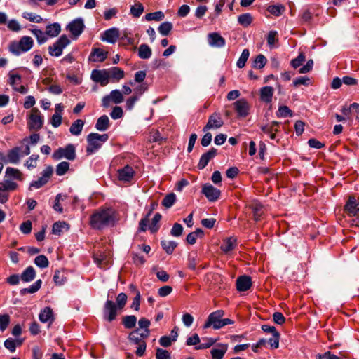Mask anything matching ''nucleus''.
I'll return each instance as SVG.
<instances>
[{"mask_svg":"<svg viewBox=\"0 0 359 359\" xmlns=\"http://www.w3.org/2000/svg\"><path fill=\"white\" fill-rule=\"evenodd\" d=\"M267 60L266 57L262 54L258 55L255 60H254V65L253 67L257 69H262L263 68L265 65L266 64Z\"/></svg>","mask_w":359,"mask_h":359,"instance_id":"53","label":"nucleus"},{"mask_svg":"<svg viewBox=\"0 0 359 359\" xmlns=\"http://www.w3.org/2000/svg\"><path fill=\"white\" fill-rule=\"evenodd\" d=\"M344 210L349 216L359 217V203L353 196L349 197L346 204L344 206Z\"/></svg>","mask_w":359,"mask_h":359,"instance_id":"17","label":"nucleus"},{"mask_svg":"<svg viewBox=\"0 0 359 359\" xmlns=\"http://www.w3.org/2000/svg\"><path fill=\"white\" fill-rule=\"evenodd\" d=\"M201 192L205 196L208 200L211 202L216 201L221 194L219 189L208 183L203 185Z\"/></svg>","mask_w":359,"mask_h":359,"instance_id":"13","label":"nucleus"},{"mask_svg":"<svg viewBox=\"0 0 359 359\" xmlns=\"http://www.w3.org/2000/svg\"><path fill=\"white\" fill-rule=\"evenodd\" d=\"M39 320L41 323H52L53 321V311L50 307L44 308L39 313Z\"/></svg>","mask_w":359,"mask_h":359,"instance_id":"27","label":"nucleus"},{"mask_svg":"<svg viewBox=\"0 0 359 359\" xmlns=\"http://www.w3.org/2000/svg\"><path fill=\"white\" fill-rule=\"evenodd\" d=\"M42 281L41 280H37L36 282H34L32 285H31L29 287L23 288L20 290V294L21 295H25L26 294H33L36 292L41 286Z\"/></svg>","mask_w":359,"mask_h":359,"instance_id":"33","label":"nucleus"},{"mask_svg":"<svg viewBox=\"0 0 359 359\" xmlns=\"http://www.w3.org/2000/svg\"><path fill=\"white\" fill-rule=\"evenodd\" d=\"M228 346L226 344H218L211 349L212 359H222L226 352Z\"/></svg>","mask_w":359,"mask_h":359,"instance_id":"24","label":"nucleus"},{"mask_svg":"<svg viewBox=\"0 0 359 359\" xmlns=\"http://www.w3.org/2000/svg\"><path fill=\"white\" fill-rule=\"evenodd\" d=\"M252 21V15L248 13L241 14L238 18V23L243 27L249 26L251 24Z\"/></svg>","mask_w":359,"mask_h":359,"instance_id":"42","label":"nucleus"},{"mask_svg":"<svg viewBox=\"0 0 359 359\" xmlns=\"http://www.w3.org/2000/svg\"><path fill=\"white\" fill-rule=\"evenodd\" d=\"M69 168V163L67 161L60 162L56 166V174L59 176L65 175Z\"/></svg>","mask_w":359,"mask_h":359,"instance_id":"52","label":"nucleus"},{"mask_svg":"<svg viewBox=\"0 0 359 359\" xmlns=\"http://www.w3.org/2000/svg\"><path fill=\"white\" fill-rule=\"evenodd\" d=\"M84 121L81 119H77L75 121H74L70 128H69V132L72 135L78 136L79 135L83 130V128L84 126Z\"/></svg>","mask_w":359,"mask_h":359,"instance_id":"30","label":"nucleus"},{"mask_svg":"<svg viewBox=\"0 0 359 359\" xmlns=\"http://www.w3.org/2000/svg\"><path fill=\"white\" fill-rule=\"evenodd\" d=\"M161 245L167 254L171 255L177 246V243L174 241L163 240Z\"/></svg>","mask_w":359,"mask_h":359,"instance_id":"35","label":"nucleus"},{"mask_svg":"<svg viewBox=\"0 0 359 359\" xmlns=\"http://www.w3.org/2000/svg\"><path fill=\"white\" fill-rule=\"evenodd\" d=\"M38 158L39 155H32L25 162V166L27 167L29 170L35 168L37 166Z\"/></svg>","mask_w":359,"mask_h":359,"instance_id":"54","label":"nucleus"},{"mask_svg":"<svg viewBox=\"0 0 359 359\" xmlns=\"http://www.w3.org/2000/svg\"><path fill=\"white\" fill-rule=\"evenodd\" d=\"M47 182H48L46 181L45 179L40 177L38 180H33L30 183L29 189L31 190L32 188L39 189V188L42 187L43 186H44Z\"/></svg>","mask_w":359,"mask_h":359,"instance_id":"61","label":"nucleus"},{"mask_svg":"<svg viewBox=\"0 0 359 359\" xmlns=\"http://www.w3.org/2000/svg\"><path fill=\"white\" fill-rule=\"evenodd\" d=\"M249 55H250L249 50L248 49H244L242 51V53L237 61V63H236L237 67L239 68H243L245 65V63L249 57Z\"/></svg>","mask_w":359,"mask_h":359,"instance_id":"47","label":"nucleus"},{"mask_svg":"<svg viewBox=\"0 0 359 359\" xmlns=\"http://www.w3.org/2000/svg\"><path fill=\"white\" fill-rule=\"evenodd\" d=\"M116 306L118 309H122L127 302V295L122 292L118 294L116 297Z\"/></svg>","mask_w":359,"mask_h":359,"instance_id":"58","label":"nucleus"},{"mask_svg":"<svg viewBox=\"0 0 359 359\" xmlns=\"http://www.w3.org/2000/svg\"><path fill=\"white\" fill-rule=\"evenodd\" d=\"M119 36V29L116 27H111L103 32L101 40L114 44L116 42Z\"/></svg>","mask_w":359,"mask_h":359,"instance_id":"14","label":"nucleus"},{"mask_svg":"<svg viewBox=\"0 0 359 359\" xmlns=\"http://www.w3.org/2000/svg\"><path fill=\"white\" fill-rule=\"evenodd\" d=\"M135 172L132 167L126 165L118 170V179L124 182H130L134 177Z\"/></svg>","mask_w":359,"mask_h":359,"instance_id":"20","label":"nucleus"},{"mask_svg":"<svg viewBox=\"0 0 359 359\" xmlns=\"http://www.w3.org/2000/svg\"><path fill=\"white\" fill-rule=\"evenodd\" d=\"M217 154V150L215 148L210 149L208 151L203 154L198 163V168L202 170L205 168L209 161L213 158Z\"/></svg>","mask_w":359,"mask_h":359,"instance_id":"22","label":"nucleus"},{"mask_svg":"<svg viewBox=\"0 0 359 359\" xmlns=\"http://www.w3.org/2000/svg\"><path fill=\"white\" fill-rule=\"evenodd\" d=\"M172 27L173 26L171 22H164L159 25L158 31L161 35L167 36L170 32Z\"/></svg>","mask_w":359,"mask_h":359,"instance_id":"44","label":"nucleus"},{"mask_svg":"<svg viewBox=\"0 0 359 359\" xmlns=\"http://www.w3.org/2000/svg\"><path fill=\"white\" fill-rule=\"evenodd\" d=\"M118 307L111 300H107L103 309V318L109 322L116 319Z\"/></svg>","mask_w":359,"mask_h":359,"instance_id":"8","label":"nucleus"},{"mask_svg":"<svg viewBox=\"0 0 359 359\" xmlns=\"http://www.w3.org/2000/svg\"><path fill=\"white\" fill-rule=\"evenodd\" d=\"M109 127V119L107 115L101 116L95 123V128L99 131H106Z\"/></svg>","mask_w":359,"mask_h":359,"instance_id":"31","label":"nucleus"},{"mask_svg":"<svg viewBox=\"0 0 359 359\" xmlns=\"http://www.w3.org/2000/svg\"><path fill=\"white\" fill-rule=\"evenodd\" d=\"M60 31V25L57 22H54L46 26V34L48 37L53 38L57 36Z\"/></svg>","mask_w":359,"mask_h":359,"instance_id":"29","label":"nucleus"},{"mask_svg":"<svg viewBox=\"0 0 359 359\" xmlns=\"http://www.w3.org/2000/svg\"><path fill=\"white\" fill-rule=\"evenodd\" d=\"M36 277L35 269L32 266H28L23 271L20 276V279L25 283L32 281Z\"/></svg>","mask_w":359,"mask_h":359,"instance_id":"28","label":"nucleus"},{"mask_svg":"<svg viewBox=\"0 0 359 359\" xmlns=\"http://www.w3.org/2000/svg\"><path fill=\"white\" fill-rule=\"evenodd\" d=\"M34 264L39 268L44 269L48 266L49 262L45 255H41L35 258Z\"/></svg>","mask_w":359,"mask_h":359,"instance_id":"49","label":"nucleus"},{"mask_svg":"<svg viewBox=\"0 0 359 359\" xmlns=\"http://www.w3.org/2000/svg\"><path fill=\"white\" fill-rule=\"evenodd\" d=\"M164 17H165V15L162 11H156V12H154V13H147L145 15V19L147 21H151V20L160 21V20H162L164 18Z\"/></svg>","mask_w":359,"mask_h":359,"instance_id":"46","label":"nucleus"},{"mask_svg":"<svg viewBox=\"0 0 359 359\" xmlns=\"http://www.w3.org/2000/svg\"><path fill=\"white\" fill-rule=\"evenodd\" d=\"M280 123L278 121H272L268 124L261 126L262 131L266 135H269L271 140H275L276 133L279 132Z\"/></svg>","mask_w":359,"mask_h":359,"instance_id":"15","label":"nucleus"},{"mask_svg":"<svg viewBox=\"0 0 359 359\" xmlns=\"http://www.w3.org/2000/svg\"><path fill=\"white\" fill-rule=\"evenodd\" d=\"M144 8L141 3H136L130 7V14L135 18H139L143 13Z\"/></svg>","mask_w":359,"mask_h":359,"instance_id":"39","label":"nucleus"},{"mask_svg":"<svg viewBox=\"0 0 359 359\" xmlns=\"http://www.w3.org/2000/svg\"><path fill=\"white\" fill-rule=\"evenodd\" d=\"M137 323V318L133 315L126 316L123 318V324L127 329L133 328Z\"/></svg>","mask_w":359,"mask_h":359,"instance_id":"41","label":"nucleus"},{"mask_svg":"<svg viewBox=\"0 0 359 359\" xmlns=\"http://www.w3.org/2000/svg\"><path fill=\"white\" fill-rule=\"evenodd\" d=\"M274 89L271 86H264L260 89V99L262 102L269 103L272 100Z\"/></svg>","mask_w":359,"mask_h":359,"instance_id":"26","label":"nucleus"},{"mask_svg":"<svg viewBox=\"0 0 359 359\" xmlns=\"http://www.w3.org/2000/svg\"><path fill=\"white\" fill-rule=\"evenodd\" d=\"M34 46V40L32 37L24 36L18 41H12L8 47L9 51L15 55L28 52Z\"/></svg>","mask_w":359,"mask_h":359,"instance_id":"3","label":"nucleus"},{"mask_svg":"<svg viewBox=\"0 0 359 359\" xmlns=\"http://www.w3.org/2000/svg\"><path fill=\"white\" fill-rule=\"evenodd\" d=\"M152 210H153V208H151L149 210V212H148V214L147 215V216L144 218L142 219L140 221V223H139V231H146V230L147 229L148 223H149V217L151 214Z\"/></svg>","mask_w":359,"mask_h":359,"instance_id":"57","label":"nucleus"},{"mask_svg":"<svg viewBox=\"0 0 359 359\" xmlns=\"http://www.w3.org/2000/svg\"><path fill=\"white\" fill-rule=\"evenodd\" d=\"M109 139L107 134H99L97 133H91L87 136L88 146L86 152L88 154H93L97 151Z\"/></svg>","mask_w":359,"mask_h":359,"instance_id":"4","label":"nucleus"},{"mask_svg":"<svg viewBox=\"0 0 359 359\" xmlns=\"http://www.w3.org/2000/svg\"><path fill=\"white\" fill-rule=\"evenodd\" d=\"M304 61H305V56L302 53H299V55L296 58L292 60L290 63L293 68L297 69V67H300Z\"/></svg>","mask_w":359,"mask_h":359,"instance_id":"59","label":"nucleus"},{"mask_svg":"<svg viewBox=\"0 0 359 359\" xmlns=\"http://www.w3.org/2000/svg\"><path fill=\"white\" fill-rule=\"evenodd\" d=\"M156 359H170V353L164 349L158 348L156 353Z\"/></svg>","mask_w":359,"mask_h":359,"instance_id":"64","label":"nucleus"},{"mask_svg":"<svg viewBox=\"0 0 359 359\" xmlns=\"http://www.w3.org/2000/svg\"><path fill=\"white\" fill-rule=\"evenodd\" d=\"M70 43V40L66 35H62L53 45L48 47L49 54L58 57L62 54L63 50Z\"/></svg>","mask_w":359,"mask_h":359,"instance_id":"5","label":"nucleus"},{"mask_svg":"<svg viewBox=\"0 0 359 359\" xmlns=\"http://www.w3.org/2000/svg\"><path fill=\"white\" fill-rule=\"evenodd\" d=\"M161 215L160 213H156L154 218L151 221V224L149 226V229L151 233L156 232L159 229L158 222L161 219Z\"/></svg>","mask_w":359,"mask_h":359,"instance_id":"48","label":"nucleus"},{"mask_svg":"<svg viewBox=\"0 0 359 359\" xmlns=\"http://www.w3.org/2000/svg\"><path fill=\"white\" fill-rule=\"evenodd\" d=\"M128 339L130 340V341H131L132 343L137 344V345L140 344L142 342H144V340L142 339L141 337H140V335H139V330L138 329L131 332L129 334Z\"/></svg>","mask_w":359,"mask_h":359,"instance_id":"51","label":"nucleus"},{"mask_svg":"<svg viewBox=\"0 0 359 359\" xmlns=\"http://www.w3.org/2000/svg\"><path fill=\"white\" fill-rule=\"evenodd\" d=\"M116 221V214L110 208L100 209L95 212L90 218V224L94 229H103L114 226Z\"/></svg>","mask_w":359,"mask_h":359,"instance_id":"1","label":"nucleus"},{"mask_svg":"<svg viewBox=\"0 0 359 359\" xmlns=\"http://www.w3.org/2000/svg\"><path fill=\"white\" fill-rule=\"evenodd\" d=\"M280 334L279 332H275L271 338L267 340L271 348H277L279 346Z\"/></svg>","mask_w":359,"mask_h":359,"instance_id":"56","label":"nucleus"},{"mask_svg":"<svg viewBox=\"0 0 359 359\" xmlns=\"http://www.w3.org/2000/svg\"><path fill=\"white\" fill-rule=\"evenodd\" d=\"M234 109L241 117H246L249 113V104L245 99H240L233 104Z\"/></svg>","mask_w":359,"mask_h":359,"instance_id":"18","label":"nucleus"},{"mask_svg":"<svg viewBox=\"0 0 359 359\" xmlns=\"http://www.w3.org/2000/svg\"><path fill=\"white\" fill-rule=\"evenodd\" d=\"M109 74V79H112L116 81H118L123 79L125 76L124 71L118 67H113L107 70Z\"/></svg>","mask_w":359,"mask_h":359,"instance_id":"32","label":"nucleus"},{"mask_svg":"<svg viewBox=\"0 0 359 359\" xmlns=\"http://www.w3.org/2000/svg\"><path fill=\"white\" fill-rule=\"evenodd\" d=\"M90 57H93L91 59L93 61L103 62L107 57V53L100 48H95Z\"/></svg>","mask_w":359,"mask_h":359,"instance_id":"37","label":"nucleus"},{"mask_svg":"<svg viewBox=\"0 0 359 359\" xmlns=\"http://www.w3.org/2000/svg\"><path fill=\"white\" fill-rule=\"evenodd\" d=\"M67 226L65 222H57L53 224L52 228V233L55 235H60L62 229Z\"/></svg>","mask_w":359,"mask_h":359,"instance_id":"55","label":"nucleus"},{"mask_svg":"<svg viewBox=\"0 0 359 359\" xmlns=\"http://www.w3.org/2000/svg\"><path fill=\"white\" fill-rule=\"evenodd\" d=\"M176 201V195L174 193H170L166 195L162 201V205L167 208H171Z\"/></svg>","mask_w":359,"mask_h":359,"instance_id":"43","label":"nucleus"},{"mask_svg":"<svg viewBox=\"0 0 359 359\" xmlns=\"http://www.w3.org/2000/svg\"><path fill=\"white\" fill-rule=\"evenodd\" d=\"M5 185V188L7 190V191H14L18 189V185L16 182L11 180L10 179L5 178L4 181L2 182Z\"/></svg>","mask_w":359,"mask_h":359,"instance_id":"60","label":"nucleus"},{"mask_svg":"<svg viewBox=\"0 0 359 359\" xmlns=\"http://www.w3.org/2000/svg\"><path fill=\"white\" fill-rule=\"evenodd\" d=\"M31 32L36 38L37 42L39 45H41L48 41V36L46 34V32H44L39 29H31Z\"/></svg>","mask_w":359,"mask_h":359,"instance_id":"38","label":"nucleus"},{"mask_svg":"<svg viewBox=\"0 0 359 359\" xmlns=\"http://www.w3.org/2000/svg\"><path fill=\"white\" fill-rule=\"evenodd\" d=\"M90 78L94 82L99 83L102 86H107L109 81V74L106 69H93Z\"/></svg>","mask_w":359,"mask_h":359,"instance_id":"11","label":"nucleus"},{"mask_svg":"<svg viewBox=\"0 0 359 359\" xmlns=\"http://www.w3.org/2000/svg\"><path fill=\"white\" fill-rule=\"evenodd\" d=\"M138 56L141 59H149L151 56V49L147 44H141L138 48Z\"/></svg>","mask_w":359,"mask_h":359,"instance_id":"34","label":"nucleus"},{"mask_svg":"<svg viewBox=\"0 0 359 359\" xmlns=\"http://www.w3.org/2000/svg\"><path fill=\"white\" fill-rule=\"evenodd\" d=\"M183 226L178 223H175L170 231V234L174 237H179L182 235Z\"/></svg>","mask_w":359,"mask_h":359,"instance_id":"63","label":"nucleus"},{"mask_svg":"<svg viewBox=\"0 0 359 359\" xmlns=\"http://www.w3.org/2000/svg\"><path fill=\"white\" fill-rule=\"evenodd\" d=\"M123 101V96L119 90L111 91L109 95L103 97L102 100V106L105 108L109 107L111 103L120 104Z\"/></svg>","mask_w":359,"mask_h":359,"instance_id":"9","label":"nucleus"},{"mask_svg":"<svg viewBox=\"0 0 359 359\" xmlns=\"http://www.w3.org/2000/svg\"><path fill=\"white\" fill-rule=\"evenodd\" d=\"M236 284L239 292H245L251 287L252 283L251 278L244 275L237 278Z\"/></svg>","mask_w":359,"mask_h":359,"instance_id":"21","label":"nucleus"},{"mask_svg":"<svg viewBox=\"0 0 359 359\" xmlns=\"http://www.w3.org/2000/svg\"><path fill=\"white\" fill-rule=\"evenodd\" d=\"M28 125L31 130H39L42 127L43 119L38 109H34L32 111Z\"/></svg>","mask_w":359,"mask_h":359,"instance_id":"16","label":"nucleus"},{"mask_svg":"<svg viewBox=\"0 0 359 359\" xmlns=\"http://www.w3.org/2000/svg\"><path fill=\"white\" fill-rule=\"evenodd\" d=\"M224 311L217 310L209 314L205 324L204 329L212 327L214 330L220 329L226 325L233 324V321L229 318H223Z\"/></svg>","mask_w":359,"mask_h":359,"instance_id":"2","label":"nucleus"},{"mask_svg":"<svg viewBox=\"0 0 359 359\" xmlns=\"http://www.w3.org/2000/svg\"><path fill=\"white\" fill-rule=\"evenodd\" d=\"M276 115L279 118H286L292 116V111L287 106H280L276 113Z\"/></svg>","mask_w":359,"mask_h":359,"instance_id":"50","label":"nucleus"},{"mask_svg":"<svg viewBox=\"0 0 359 359\" xmlns=\"http://www.w3.org/2000/svg\"><path fill=\"white\" fill-rule=\"evenodd\" d=\"M22 158L21 147H15L8 151L6 156L2 155L1 160L6 163L17 165L20 163Z\"/></svg>","mask_w":359,"mask_h":359,"instance_id":"7","label":"nucleus"},{"mask_svg":"<svg viewBox=\"0 0 359 359\" xmlns=\"http://www.w3.org/2000/svg\"><path fill=\"white\" fill-rule=\"evenodd\" d=\"M85 28L83 20L81 18L74 19L67 26V29L75 37L77 38L83 32Z\"/></svg>","mask_w":359,"mask_h":359,"instance_id":"10","label":"nucleus"},{"mask_svg":"<svg viewBox=\"0 0 359 359\" xmlns=\"http://www.w3.org/2000/svg\"><path fill=\"white\" fill-rule=\"evenodd\" d=\"M224 124V121L222 118L219 113H214L210 116L207 124L203 128V131L206 132L212 129H217L221 128Z\"/></svg>","mask_w":359,"mask_h":359,"instance_id":"12","label":"nucleus"},{"mask_svg":"<svg viewBox=\"0 0 359 359\" xmlns=\"http://www.w3.org/2000/svg\"><path fill=\"white\" fill-rule=\"evenodd\" d=\"M208 42L211 46L217 48H222L225 45V39L216 32L208 35Z\"/></svg>","mask_w":359,"mask_h":359,"instance_id":"25","label":"nucleus"},{"mask_svg":"<svg viewBox=\"0 0 359 359\" xmlns=\"http://www.w3.org/2000/svg\"><path fill=\"white\" fill-rule=\"evenodd\" d=\"M237 246V238L234 236L226 238L221 245V250L226 255L232 252Z\"/></svg>","mask_w":359,"mask_h":359,"instance_id":"19","label":"nucleus"},{"mask_svg":"<svg viewBox=\"0 0 359 359\" xmlns=\"http://www.w3.org/2000/svg\"><path fill=\"white\" fill-rule=\"evenodd\" d=\"M203 234V231L198 228L195 231L189 233L186 238V241L189 244L194 245L196 243L197 238H201Z\"/></svg>","mask_w":359,"mask_h":359,"instance_id":"36","label":"nucleus"},{"mask_svg":"<svg viewBox=\"0 0 359 359\" xmlns=\"http://www.w3.org/2000/svg\"><path fill=\"white\" fill-rule=\"evenodd\" d=\"M4 177L5 178L10 179L12 181H22L24 180L22 172L20 170L12 167L6 168Z\"/></svg>","mask_w":359,"mask_h":359,"instance_id":"23","label":"nucleus"},{"mask_svg":"<svg viewBox=\"0 0 359 359\" xmlns=\"http://www.w3.org/2000/svg\"><path fill=\"white\" fill-rule=\"evenodd\" d=\"M55 160H60L65 158L69 161H73L76 158L75 147L72 144H69L65 147H60L53 154Z\"/></svg>","mask_w":359,"mask_h":359,"instance_id":"6","label":"nucleus"},{"mask_svg":"<svg viewBox=\"0 0 359 359\" xmlns=\"http://www.w3.org/2000/svg\"><path fill=\"white\" fill-rule=\"evenodd\" d=\"M8 83L13 87H17L22 81V76L19 74H15L13 72L8 73Z\"/></svg>","mask_w":359,"mask_h":359,"instance_id":"40","label":"nucleus"},{"mask_svg":"<svg viewBox=\"0 0 359 359\" xmlns=\"http://www.w3.org/2000/svg\"><path fill=\"white\" fill-rule=\"evenodd\" d=\"M22 15L24 18L32 22L41 23L43 21V18L40 15L34 13L24 12Z\"/></svg>","mask_w":359,"mask_h":359,"instance_id":"45","label":"nucleus"},{"mask_svg":"<svg viewBox=\"0 0 359 359\" xmlns=\"http://www.w3.org/2000/svg\"><path fill=\"white\" fill-rule=\"evenodd\" d=\"M284 11V6L282 5H273L269 7V11L276 15L279 16Z\"/></svg>","mask_w":359,"mask_h":359,"instance_id":"62","label":"nucleus"}]
</instances>
